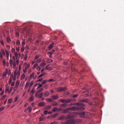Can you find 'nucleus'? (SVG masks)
Here are the masks:
<instances>
[{
    "mask_svg": "<svg viewBox=\"0 0 124 124\" xmlns=\"http://www.w3.org/2000/svg\"><path fill=\"white\" fill-rule=\"evenodd\" d=\"M57 114H55L54 115H51V116L53 118L55 117L56 116H57Z\"/></svg>",
    "mask_w": 124,
    "mask_h": 124,
    "instance_id": "obj_32",
    "label": "nucleus"
},
{
    "mask_svg": "<svg viewBox=\"0 0 124 124\" xmlns=\"http://www.w3.org/2000/svg\"><path fill=\"white\" fill-rule=\"evenodd\" d=\"M33 81H32L31 82L30 84V87L31 86H32V85L33 84Z\"/></svg>",
    "mask_w": 124,
    "mask_h": 124,
    "instance_id": "obj_52",
    "label": "nucleus"
},
{
    "mask_svg": "<svg viewBox=\"0 0 124 124\" xmlns=\"http://www.w3.org/2000/svg\"><path fill=\"white\" fill-rule=\"evenodd\" d=\"M30 84V82L29 81H27L26 84V86H28Z\"/></svg>",
    "mask_w": 124,
    "mask_h": 124,
    "instance_id": "obj_42",
    "label": "nucleus"
},
{
    "mask_svg": "<svg viewBox=\"0 0 124 124\" xmlns=\"http://www.w3.org/2000/svg\"><path fill=\"white\" fill-rule=\"evenodd\" d=\"M45 96L46 97H47L49 95V93L48 91H46L45 93Z\"/></svg>",
    "mask_w": 124,
    "mask_h": 124,
    "instance_id": "obj_19",
    "label": "nucleus"
},
{
    "mask_svg": "<svg viewBox=\"0 0 124 124\" xmlns=\"http://www.w3.org/2000/svg\"><path fill=\"white\" fill-rule=\"evenodd\" d=\"M45 104V102L44 101L39 103L38 104V106L39 107L44 106Z\"/></svg>",
    "mask_w": 124,
    "mask_h": 124,
    "instance_id": "obj_5",
    "label": "nucleus"
},
{
    "mask_svg": "<svg viewBox=\"0 0 124 124\" xmlns=\"http://www.w3.org/2000/svg\"><path fill=\"white\" fill-rule=\"evenodd\" d=\"M80 104V102H78V103H71L70 104V105H79Z\"/></svg>",
    "mask_w": 124,
    "mask_h": 124,
    "instance_id": "obj_16",
    "label": "nucleus"
},
{
    "mask_svg": "<svg viewBox=\"0 0 124 124\" xmlns=\"http://www.w3.org/2000/svg\"><path fill=\"white\" fill-rule=\"evenodd\" d=\"M43 90V88H41L38 91H37L36 92L38 93H39L40 92H41Z\"/></svg>",
    "mask_w": 124,
    "mask_h": 124,
    "instance_id": "obj_17",
    "label": "nucleus"
},
{
    "mask_svg": "<svg viewBox=\"0 0 124 124\" xmlns=\"http://www.w3.org/2000/svg\"><path fill=\"white\" fill-rule=\"evenodd\" d=\"M5 51H6V56H7V58H8V57H9V52H8V51L7 50H5Z\"/></svg>",
    "mask_w": 124,
    "mask_h": 124,
    "instance_id": "obj_18",
    "label": "nucleus"
},
{
    "mask_svg": "<svg viewBox=\"0 0 124 124\" xmlns=\"http://www.w3.org/2000/svg\"><path fill=\"white\" fill-rule=\"evenodd\" d=\"M20 74V71H18L17 72V77H19Z\"/></svg>",
    "mask_w": 124,
    "mask_h": 124,
    "instance_id": "obj_58",
    "label": "nucleus"
},
{
    "mask_svg": "<svg viewBox=\"0 0 124 124\" xmlns=\"http://www.w3.org/2000/svg\"><path fill=\"white\" fill-rule=\"evenodd\" d=\"M9 87L8 86H7L6 87L5 91L6 93H7L8 91L9 90Z\"/></svg>",
    "mask_w": 124,
    "mask_h": 124,
    "instance_id": "obj_36",
    "label": "nucleus"
},
{
    "mask_svg": "<svg viewBox=\"0 0 124 124\" xmlns=\"http://www.w3.org/2000/svg\"><path fill=\"white\" fill-rule=\"evenodd\" d=\"M43 80V79L42 78H41L40 79H39L38 80V81H41Z\"/></svg>",
    "mask_w": 124,
    "mask_h": 124,
    "instance_id": "obj_57",
    "label": "nucleus"
},
{
    "mask_svg": "<svg viewBox=\"0 0 124 124\" xmlns=\"http://www.w3.org/2000/svg\"><path fill=\"white\" fill-rule=\"evenodd\" d=\"M78 94H76L75 95H74L73 96V97L76 98V97H78Z\"/></svg>",
    "mask_w": 124,
    "mask_h": 124,
    "instance_id": "obj_63",
    "label": "nucleus"
},
{
    "mask_svg": "<svg viewBox=\"0 0 124 124\" xmlns=\"http://www.w3.org/2000/svg\"><path fill=\"white\" fill-rule=\"evenodd\" d=\"M66 89V88L65 87H60L58 88L57 90L59 92H61L65 91Z\"/></svg>",
    "mask_w": 124,
    "mask_h": 124,
    "instance_id": "obj_3",
    "label": "nucleus"
},
{
    "mask_svg": "<svg viewBox=\"0 0 124 124\" xmlns=\"http://www.w3.org/2000/svg\"><path fill=\"white\" fill-rule=\"evenodd\" d=\"M60 101L62 103L65 102L66 99H61L60 100Z\"/></svg>",
    "mask_w": 124,
    "mask_h": 124,
    "instance_id": "obj_31",
    "label": "nucleus"
},
{
    "mask_svg": "<svg viewBox=\"0 0 124 124\" xmlns=\"http://www.w3.org/2000/svg\"><path fill=\"white\" fill-rule=\"evenodd\" d=\"M16 43L17 45H19L20 44V42L19 40H17L16 42Z\"/></svg>",
    "mask_w": 124,
    "mask_h": 124,
    "instance_id": "obj_38",
    "label": "nucleus"
},
{
    "mask_svg": "<svg viewBox=\"0 0 124 124\" xmlns=\"http://www.w3.org/2000/svg\"><path fill=\"white\" fill-rule=\"evenodd\" d=\"M42 84H40V83L39 84V85L37 87V89L38 88L42 87Z\"/></svg>",
    "mask_w": 124,
    "mask_h": 124,
    "instance_id": "obj_27",
    "label": "nucleus"
},
{
    "mask_svg": "<svg viewBox=\"0 0 124 124\" xmlns=\"http://www.w3.org/2000/svg\"><path fill=\"white\" fill-rule=\"evenodd\" d=\"M41 68L40 67H38L37 68V69L38 71H39L41 69Z\"/></svg>",
    "mask_w": 124,
    "mask_h": 124,
    "instance_id": "obj_53",
    "label": "nucleus"
},
{
    "mask_svg": "<svg viewBox=\"0 0 124 124\" xmlns=\"http://www.w3.org/2000/svg\"><path fill=\"white\" fill-rule=\"evenodd\" d=\"M47 112L48 111L47 110H45L44 111L43 113L45 115H46L47 114Z\"/></svg>",
    "mask_w": 124,
    "mask_h": 124,
    "instance_id": "obj_51",
    "label": "nucleus"
},
{
    "mask_svg": "<svg viewBox=\"0 0 124 124\" xmlns=\"http://www.w3.org/2000/svg\"><path fill=\"white\" fill-rule=\"evenodd\" d=\"M34 100V97L32 95H31L29 99V100L30 101H32Z\"/></svg>",
    "mask_w": 124,
    "mask_h": 124,
    "instance_id": "obj_12",
    "label": "nucleus"
},
{
    "mask_svg": "<svg viewBox=\"0 0 124 124\" xmlns=\"http://www.w3.org/2000/svg\"><path fill=\"white\" fill-rule=\"evenodd\" d=\"M39 57V56L38 55H37L35 57V60H36Z\"/></svg>",
    "mask_w": 124,
    "mask_h": 124,
    "instance_id": "obj_61",
    "label": "nucleus"
},
{
    "mask_svg": "<svg viewBox=\"0 0 124 124\" xmlns=\"http://www.w3.org/2000/svg\"><path fill=\"white\" fill-rule=\"evenodd\" d=\"M78 106H74L70 108V110L73 111L76 110H84L85 105L83 104H82L80 102V104Z\"/></svg>",
    "mask_w": 124,
    "mask_h": 124,
    "instance_id": "obj_1",
    "label": "nucleus"
},
{
    "mask_svg": "<svg viewBox=\"0 0 124 124\" xmlns=\"http://www.w3.org/2000/svg\"><path fill=\"white\" fill-rule=\"evenodd\" d=\"M17 75V72L16 70H15L14 73V76H16Z\"/></svg>",
    "mask_w": 124,
    "mask_h": 124,
    "instance_id": "obj_49",
    "label": "nucleus"
},
{
    "mask_svg": "<svg viewBox=\"0 0 124 124\" xmlns=\"http://www.w3.org/2000/svg\"><path fill=\"white\" fill-rule=\"evenodd\" d=\"M38 65V64L37 63H36L34 64V65L33 66V67H34V68H35Z\"/></svg>",
    "mask_w": 124,
    "mask_h": 124,
    "instance_id": "obj_60",
    "label": "nucleus"
},
{
    "mask_svg": "<svg viewBox=\"0 0 124 124\" xmlns=\"http://www.w3.org/2000/svg\"><path fill=\"white\" fill-rule=\"evenodd\" d=\"M5 108L4 107H1L0 108V112L3 110Z\"/></svg>",
    "mask_w": 124,
    "mask_h": 124,
    "instance_id": "obj_44",
    "label": "nucleus"
},
{
    "mask_svg": "<svg viewBox=\"0 0 124 124\" xmlns=\"http://www.w3.org/2000/svg\"><path fill=\"white\" fill-rule=\"evenodd\" d=\"M7 72H4L3 73L2 75V78H5V77L7 75Z\"/></svg>",
    "mask_w": 124,
    "mask_h": 124,
    "instance_id": "obj_14",
    "label": "nucleus"
},
{
    "mask_svg": "<svg viewBox=\"0 0 124 124\" xmlns=\"http://www.w3.org/2000/svg\"><path fill=\"white\" fill-rule=\"evenodd\" d=\"M0 42L2 45H4V44L3 41L2 40H0Z\"/></svg>",
    "mask_w": 124,
    "mask_h": 124,
    "instance_id": "obj_46",
    "label": "nucleus"
},
{
    "mask_svg": "<svg viewBox=\"0 0 124 124\" xmlns=\"http://www.w3.org/2000/svg\"><path fill=\"white\" fill-rule=\"evenodd\" d=\"M73 114L74 117H76L78 115V113L76 112H74L73 113Z\"/></svg>",
    "mask_w": 124,
    "mask_h": 124,
    "instance_id": "obj_20",
    "label": "nucleus"
},
{
    "mask_svg": "<svg viewBox=\"0 0 124 124\" xmlns=\"http://www.w3.org/2000/svg\"><path fill=\"white\" fill-rule=\"evenodd\" d=\"M43 94V92L41 93H40V94H39L38 95V96L39 98H41Z\"/></svg>",
    "mask_w": 124,
    "mask_h": 124,
    "instance_id": "obj_23",
    "label": "nucleus"
},
{
    "mask_svg": "<svg viewBox=\"0 0 124 124\" xmlns=\"http://www.w3.org/2000/svg\"><path fill=\"white\" fill-rule=\"evenodd\" d=\"M15 56L16 57V59H17L18 54L17 52H15Z\"/></svg>",
    "mask_w": 124,
    "mask_h": 124,
    "instance_id": "obj_30",
    "label": "nucleus"
},
{
    "mask_svg": "<svg viewBox=\"0 0 124 124\" xmlns=\"http://www.w3.org/2000/svg\"><path fill=\"white\" fill-rule=\"evenodd\" d=\"M53 106H55L58 105V103L57 102H55L54 103L51 104Z\"/></svg>",
    "mask_w": 124,
    "mask_h": 124,
    "instance_id": "obj_15",
    "label": "nucleus"
},
{
    "mask_svg": "<svg viewBox=\"0 0 124 124\" xmlns=\"http://www.w3.org/2000/svg\"><path fill=\"white\" fill-rule=\"evenodd\" d=\"M75 121L73 120H68L66 122L62 123V124H72L75 123Z\"/></svg>",
    "mask_w": 124,
    "mask_h": 124,
    "instance_id": "obj_2",
    "label": "nucleus"
},
{
    "mask_svg": "<svg viewBox=\"0 0 124 124\" xmlns=\"http://www.w3.org/2000/svg\"><path fill=\"white\" fill-rule=\"evenodd\" d=\"M46 65V63L44 62H43L41 64L40 66L42 67H44Z\"/></svg>",
    "mask_w": 124,
    "mask_h": 124,
    "instance_id": "obj_29",
    "label": "nucleus"
},
{
    "mask_svg": "<svg viewBox=\"0 0 124 124\" xmlns=\"http://www.w3.org/2000/svg\"><path fill=\"white\" fill-rule=\"evenodd\" d=\"M66 105L64 103L63 104H61L60 105V106L61 107H62V106L64 107L65 106H66Z\"/></svg>",
    "mask_w": 124,
    "mask_h": 124,
    "instance_id": "obj_47",
    "label": "nucleus"
},
{
    "mask_svg": "<svg viewBox=\"0 0 124 124\" xmlns=\"http://www.w3.org/2000/svg\"><path fill=\"white\" fill-rule=\"evenodd\" d=\"M1 52L3 55H5V54L4 50L2 49L1 50Z\"/></svg>",
    "mask_w": 124,
    "mask_h": 124,
    "instance_id": "obj_43",
    "label": "nucleus"
},
{
    "mask_svg": "<svg viewBox=\"0 0 124 124\" xmlns=\"http://www.w3.org/2000/svg\"><path fill=\"white\" fill-rule=\"evenodd\" d=\"M12 101L13 99L12 98H10L8 100V103H11L12 102Z\"/></svg>",
    "mask_w": 124,
    "mask_h": 124,
    "instance_id": "obj_22",
    "label": "nucleus"
},
{
    "mask_svg": "<svg viewBox=\"0 0 124 124\" xmlns=\"http://www.w3.org/2000/svg\"><path fill=\"white\" fill-rule=\"evenodd\" d=\"M88 100L87 99H84L80 100L79 101L81 102H85L87 103L88 102Z\"/></svg>",
    "mask_w": 124,
    "mask_h": 124,
    "instance_id": "obj_10",
    "label": "nucleus"
},
{
    "mask_svg": "<svg viewBox=\"0 0 124 124\" xmlns=\"http://www.w3.org/2000/svg\"><path fill=\"white\" fill-rule=\"evenodd\" d=\"M64 118V116L63 115H62L59 117V119H58L59 120H62Z\"/></svg>",
    "mask_w": 124,
    "mask_h": 124,
    "instance_id": "obj_25",
    "label": "nucleus"
},
{
    "mask_svg": "<svg viewBox=\"0 0 124 124\" xmlns=\"http://www.w3.org/2000/svg\"><path fill=\"white\" fill-rule=\"evenodd\" d=\"M90 105H93V103L92 102H91L89 101V100H88V102H87Z\"/></svg>",
    "mask_w": 124,
    "mask_h": 124,
    "instance_id": "obj_54",
    "label": "nucleus"
},
{
    "mask_svg": "<svg viewBox=\"0 0 124 124\" xmlns=\"http://www.w3.org/2000/svg\"><path fill=\"white\" fill-rule=\"evenodd\" d=\"M54 46V43L48 46V48L49 49H51Z\"/></svg>",
    "mask_w": 124,
    "mask_h": 124,
    "instance_id": "obj_21",
    "label": "nucleus"
},
{
    "mask_svg": "<svg viewBox=\"0 0 124 124\" xmlns=\"http://www.w3.org/2000/svg\"><path fill=\"white\" fill-rule=\"evenodd\" d=\"M53 99L56 100L59 98V96L57 95H53L51 97Z\"/></svg>",
    "mask_w": 124,
    "mask_h": 124,
    "instance_id": "obj_6",
    "label": "nucleus"
},
{
    "mask_svg": "<svg viewBox=\"0 0 124 124\" xmlns=\"http://www.w3.org/2000/svg\"><path fill=\"white\" fill-rule=\"evenodd\" d=\"M24 48L23 47H22L21 48V52H23L24 51Z\"/></svg>",
    "mask_w": 124,
    "mask_h": 124,
    "instance_id": "obj_62",
    "label": "nucleus"
},
{
    "mask_svg": "<svg viewBox=\"0 0 124 124\" xmlns=\"http://www.w3.org/2000/svg\"><path fill=\"white\" fill-rule=\"evenodd\" d=\"M13 61L12 60L10 59L9 61V64L10 65H12L13 64Z\"/></svg>",
    "mask_w": 124,
    "mask_h": 124,
    "instance_id": "obj_40",
    "label": "nucleus"
},
{
    "mask_svg": "<svg viewBox=\"0 0 124 124\" xmlns=\"http://www.w3.org/2000/svg\"><path fill=\"white\" fill-rule=\"evenodd\" d=\"M34 72L32 73L30 77V78H31L34 76Z\"/></svg>",
    "mask_w": 124,
    "mask_h": 124,
    "instance_id": "obj_35",
    "label": "nucleus"
},
{
    "mask_svg": "<svg viewBox=\"0 0 124 124\" xmlns=\"http://www.w3.org/2000/svg\"><path fill=\"white\" fill-rule=\"evenodd\" d=\"M18 98V97L17 96H16L15 98V99L14 100V102H15L17 101Z\"/></svg>",
    "mask_w": 124,
    "mask_h": 124,
    "instance_id": "obj_39",
    "label": "nucleus"
},
{
    "mask_svg": "<svg viewBox=\"0 0 124 124\" xmlns=\"http://www.w3.org/2000/svg\"><path fill=\"white\" fill-rule=\"evenodd\" d=\"M51 107V105H47L44 108V109H50Z\"/></svg>",
    "mask_w": 124,
    "mask_h": 124,
    "instance_id": "obj_11",
    "label": "nucleus"
},
{
    "mask_svg": "<svg viewBox=\"0 0 124 124\" xmlns=\"http://www.w3.org/2000/svg\"><path fill=\"white\" fill-rule=\"evenodd\" d=\"M0 57L1 58H3V56L2 55L1 53V52L0 51Z\"/></svg>",
    "mask_w": 124,
    "mask_h": 124,
    "instance_id": "obj_59",
    "label": "nucleus"
},
{
    "mask_svg": "<svg viewBox=\"0 0 124 124\" xmlns=\"http://www.w3.org/2000/svg\"><path fill=\"white\" fill-rule=\"evenodd\" d=\"M44 120V118L42 117H40L39 118V120L40 121H42Z\"/></svg>",
    "mask_w": 124,
    "mask_h": 124,
    "instance_id": "obj_34",
    "label": "nucleus"
},
{
    "mask_svg": "<svg viewBox=\"0 0 124 124\" xmlns=\"http://www.w3.org/2000/svg\"><path fill=\"white\" fill-rule=\"evenodd\" d=\"M61 109L59 108H57L55 107L52 110V111L54 112H55L56 111H60Z\"/></svg>",
    "mask_w": 124,
    "mask_h": 124,
    "instance_id": "obj_7",
    "label": "nucleus"
},
{
    "mask_svg": "<svg viewBox=\"0 0 124 124\" xmlns=\"http://www.w3.org/2000/svg\"><path fill=\"white\" fill-rule=\"evenodd\" d=\"M47 101L52 102H53V99L49 98L47 99Z\"/></svg>",
    "mask_w": 124,
    "mask_h": 124,
    "instance_id": "obj_33",
    "label": "nucleus"
},
{
    "mask_svg": "<svg viewBox=\"0 0 124 124\" xmlns=\"http://www.w3.org/2000/svg\"><path fill=\"white\" fill-rule=\"evenodd\" d=\"M48 86V85L47 84H46L44 86V87L45 88H47Z\"/></svg>",
    "mask_w": 124,
    "mask_h": 124,
    "instance_id": "obj_55",
    "label": "nucleus"
},
{
    "mask_svg": "<svg viewBox=\"0 0 124 124\" xmlns=\"http://www.w3.org/2000/svg\"><path fill=\"white\" fill-rule=\"evenodd\" d=\"M41 61V59L39 58L38 59L37 61V62H39Z\"/></svg>",
    "mask_w": 124,
    "mask_h": 124,
    "instance_id": "obj_56",
    "label": "nucleus"
},
{
    "mask_svg": "<svg viewBox=\"0 0 124 124\" xmlns=\"http://www.w3.org/2000/svg\"><path fill=\"white\" fill-rule=\"evenodd\" d=\"M85 112H82L80 113V115H81V116L83 118H84L85 117Z\"/></svg>",
    "mask_w": 124,
    "mask_h": 124,
    "instance_id": "obj_9",
    "label": "nucleus"
},
{
    "mask_svg": "<svg viewBox=\"0 0 124 124\" xmlns=\"http://www.w3.org/2000/svg\"><path fill=\"white\" fill-rule=\"evenodd\" d=\"M70 110V108H66L63 111L64 113H67L69 112V111Z\"/></svg>",
    "mask_w": 124,
    "mask_h": 124,
    "instance_id": "obj_8",
    "label": "nucleus"
},
{
    "mask_svg": "<svg viewBox=\"0 0 124 124\" xmlns=\"http://www.w3.org/2000/svg\"><path fill=\"white\" fill-rule=\"evenodd\" d=\"M25 40H24L22 42V44L23 45V46L25 44Z\"/></svg>",
    "mask_w": 124,
    "mask_h": 124,
    "instance_id": "obj_48",
    "label": "nucleus"
},
{
    "mask_svg": "<svg viewBox=\"0 0 124 124\" xmlns=\"http://www.w3.org/2000/svg\"><path fill=\"white\" fill-rule=\"evenodd\" d=\"M16 66V63L15 61H14L13 63V67L15 68Z\"/></svg>",
    "mask_w": 124,
    "mask_h": 124,
    "instance_id": "obj_45",
    "label": "nucleus"
},
{
    "mask_svg": "<svg viewBox=\"0 0 124 124\" xmlns=\"http://www.w3.org/2000/svg\"><path fill=\"white\" fill-rule=\"evenodd\" d=\"M45 75V73H43L40 74L38 77V78H39L40 77H42L43 76Z\"/></svg>",
    "mask_w": 124,
    "mask_h": 124,
    "instance_id": "obj_24",
    "label": "nucleus"
},
{
    "mask_svg": "<svg viewBox=\"0 0 124 124\" xmlns=\"http://www.w3.org/2000/svg\"><path fill=\"white\" fill-rule=\"evenodd\" d=\"M47 81V80H43L42 82V84H44Z\"/></svg>",
    "mask_w": 124,
    "mask_h": 124,
    "instance_id": "obj_41",
    "label": "nucleus"
},
{
    "mask_svg": "<svg viewBox=\"0 0 124 124\" xmlns=\"http://www.w3.org/2000/svg\"><path fill=\"white\" fill-rule=\"evenodd\" d=\"M7 40L8 43H9L11 41V40L9 37H7Z\"/></svg>",
    "mask_w": 124,
    "mask_h": 124,
    "instance_id": "obj_26",
    "label": "nucleus"
},
{
    "mask_svg": "<svg viewBox=\"0 0 124 124\" xmlns=\"http://www.w3.org/2000/svg\"><path fill=\"white\" fill-rule=\"evenodd\" d=\"M27 109L29 110V112H30L31 111V107H28L27 108Z\"/></svg>",
    "mask_w": 124,
    "mask_h": 124,
    "instance_id": "obj_37",
    "label": "nucleus"
},
{
    "mask_svg": "<svg viewBox=\"0 0 124 124\" xmlns=\"http://www.w3.org/2000/svg\"><path fill=\"white\" fill-rule=\"evenodd\" d=\"M56 124L57 122H56L55 121L51 122L50 124Z\"/></svg>",
    "mask_w": 124,
    "mask_h": 124,
    "instance_id": "obj_64",
    "label": "nucleus"
},
{
    "mask_svg": "<svg viewBox=\"0 0 124 124\" xmlns=\"http://www.w3.org/2000/svg\"><path fill=\"white\" fill-rule=\"evenodd\" d=\"M72 101V100L70 99H66L65 103H68Z\"/></svg>",
    "mask_w": 124,
    "mask_h": 124,
    "instance_id": "obj_13",
    "label": "nucleus"
},
{
    "mask_svg": "<svg viewBox=\"0 0 124 124\" xmlns=\"http://www.w3.org/2000/svg\"><path fill=\"white\" fill-rule=\"evenodd\" d=\"M25 64H26V65L25 66V69L23 70V71L24 73H25L26 72L28 68L30 66V65L29 64H27L26 63H25Z\"/></svg>",
    "mask_w": 124,
    "mask_h": 124,
    "instance_id": "obj_4",
    "label": "nucleus"
},
{
    "mask_svg": "<svg viewBox=\"0 0 124 124\" xmlns=\"http://www.w3.org/2000/svg\"><path fill=\"white\" fill-rule=\"evenodd\" d=\"M25 77V75L24 74H23L22 75L21 77V80L23 79Z\"/></svg>",
    "mask_w": 124,
    "mask_h": 124,
    "instance_id": "obj_28",
    "label": "nucleus"
},
{
    "mask_svg": "<svg viewBox=\"0 0 124 124\" xmlns=\"http://www.w3.org/2000/svg\"><path fill=\"white\" fill-rule=\"evenodd\" d=\"M39 40H37L35 42V44L36 45H38L39 43Z\"/></svg>",
    "mask_w": 124,
    "mask_h": 124,
    "instance_id": "obj_50",
    "label": "nucleus"
}]
</instances>
